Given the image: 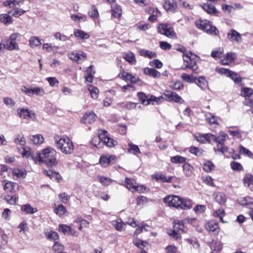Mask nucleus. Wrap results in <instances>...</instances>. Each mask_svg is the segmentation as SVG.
Returning a JSON list of instances; mask_svg holds the SVG:
<instances>
[{"mask_svg": "<svg viewBox=\"0 0 253 253\" xmlns=\"http://www.w3.org/2000/svg\"><path fill=\"white\" fill-rule=\"evenodd\" d=\"M92 68V66H90L86 71L87 73V75L85 77V80L86 81L89 83H91L92 82L93 74L95 73L94 71L91 72V71H90L91 70Z\"/></svg>", "mask_w": 253, "mask_h": 253, "instance_id": "60", "label": "nucleus"}, {"mask_svg": "<svg viewBox=\"0 0 253 253\" xmlns=\"http://www.w3.org/2000/svg\"><path fill=\"white\" fill-rule=\"evenodd\" d=\"M197 84L201 88H205L207 86V82L203 77H200L198 79Z\"/></svg>", "mask_w": 253, "mask_h": 253, "instance_id": "59", "label": "nucleus"}, {"mask_svg": "<svg viewBox=\"0 0 253 253\" xmlns=\"http://www.w3.org/2000/svg\"><path fill=\"white\" fill-rule=\"evenodd\" d=\"M31 91V96L34 95L37 96H42L45 93L44 89L42 87L39 86L32 87Z\"/></svg>", "mask_w": 253, "mask_h": 253, "instance_id": "25", "label": "nucleus"}, {"mask_svg": "<svg viewBox=\"0 0 253 253\" xmlns=\"http://www.w3.org/2000/svg\"><path fill=\"white\" fill-rule=\"evenodd\" d=\"M97 178L98 181L101 183V184L105 186H107L110 185L114 181L110 178L102 176H98Z\"/></svg>", "mask_w": 253, "mask_h": 253, "instance_id": "34", "label": "nucleus"}, {"mask_svg": "<svg viewBox=\"0 0 253 253\" xmlns=\"http://www.w3.org/2000/svg\"><path fill=\"white\" fill-rule=\"evenodd\" d=\"M223 53V49L222 48L218 50H213L211 53V56L214 58H220Z\"/></svg>", "mask_w": 253, "mask_h": 253, "instance_id": "63", "label": "nucleus"}, {"mask_svg": "<svg viewBox=\"0 0 253 253\" xmlns=\"http://www.w3.org/2000/svg\"><path fill=\"white\" fill-rule=\"evenodd\" d=\"M98 139L108 147H112L117 144L116 141L108 137V132L105 130H98Z\"/></svg>", "mask_w": 253, "mask_h": 253, "instance_id": "7", "label": "nucleus"}, {"mask_svg": "<svg viewBox=\"0 0 253 253\" xmlns=\"http://www.w3.org/2000/svg\"><path fill=\"white\" fill-rule=\"evenodd\" d=\"M187 159L181 156L176 155L171 157V162L175 164H182L186 162Z\"/></svg>", "mask_w": 253, "mask_h": 253, "instance_id": "39", "label": "nucleus"}, {"mask_svg": "<svg viewBox=\"0 0 253 253\" xmlns=\"http://www.w3.org/2000/svg\"><path fill=\"white\" fill-rule=\"evenodd\" d=\"M44 173L48 176L50 179H58V177L60 176L58 173L52 170H44Z\"/></svg>", "mask_w": 253, "mask_h": 253, "instance_id": "62", "label": "nucleus"}, {"mask_svg": "<svg viewBox=\"0 0 253 253\" xmlns=\"http://www.w3.org/2000/svg\"><path fill=\"white\" fill-rule=\"evenodd\" d=\"M56 146L62 153L65 154H71L74 151V145L71 140L67 137H63L59 139L55 138Z\"/></svg>", "mask_w": 253, "mask_h": 253, "instance_id": "3", "label": "nucleus"}, {"mask_svg": "<svg viewBox=\"0 0 253 253\" xmlns=\"http://www.w3.org/2000/svg\"><path fill=\"white\" fill-rule=\"evenodd\" d=\"M185 232V227L183 221H178L176 222L173 226V230L172 233H169L170 236H173V238L177 239L179 237V232Z\"/></svg>", "mask_w": 253, "mask_h": 253, "instance_id": "11", "label": "nucleus"}, {"mask_svg": "<svg viewBox=\"0 0 253 253\" xmlns=\"http://www.w3.org/2000/svg\"><path fill=\"white\" fill-rule=\"evenodd\" d=\"M228 137V135L225 132H220L219 135L216 137V141L215 142L222 145L224 144L225 140Z\"/></svg>", "mask_w": 253, "mask_h": 253, "instance_id": "35", "label": "nucleus"}, {"mask_svg": "<svg viewBox=\"0 0 253 253\" xmlns=\"http://www.w3.org/2000/svg\"><path fill=\"white\" fill-rule=\"evenodd\" d=\"M163 6L167 12L171 13L175 12L178 8L177 3L174 0H165Z\"/></svg>", "mask_w": 253, "mask_h": 253, "instance_id": "12", "label": "nucleus"}, {"mask_svg": "<svg viewBox=\"0 0 253 253\" xmlns=\"http://www.w3.org/2000/svg\"><path fill=\"white\" fill-rule=\"evenodd\" d=\"M112 15L116 18L120 17L122 15V9L119 5L114 4L112 6Z\"/></svg>", "mask_w": 253, "mask_h": 253, "instance_id": "37", "label": "nucleus"}, {"mask_svg": "<svg viewBox=\"0 0 253 253\" xmlns=\"http://www.w3.org/2000/svg\"><path fill=\"white\" fill-rule=\"evenodd\" d=\"M115 156H101L100 158V164L103 167H107L111 163L112 160H115Z\"/></svg>", "mask_w": 253, "mask_h": 253, "instance_id": "21", "label": "nucleus"}, {"mask_svg": "<svg viewBox=\"0 0 253 253\" xmlns=\"http://www.w3.org/2000/svg\"><path fill=\"white\" fill-rule=\"evenodd\" d=\"M74 34L76 38L80 40H86L89 37L88 34L79 29H75Z\"/></svg>", "mask_w": 253, "mask_h": 253, "instance_id": "22", "label": "nucleus"}, {"mask_svg": "<svg viewBox=\"0 0 253 253\" xmlns=\"http://www.w3.org/2000/svg\"><path fill=\"white\" fill-rule=\"evenodd\" d=\"M12 8L14 12L12 13V15L14 17L20 16L28 11V9L24 10L22 8H18L16 6H13Z\"/></svg>", "mask_w": 253, "mask_h": 253, "instance_id": "50", "label": "nucleus"}, {"mask_svg": "<svg viewBox=\"0 0 253 253\" xmlns=\"http://www.w3.org/2000/svg\"><path fill=\"white\" fill-rule=\"evenodd\" d=\"M74 223L78 224V228L80 230H81L83 227H86L89 224L86 220L83 218L77 219L74 221Z\"/></svg>", "mask_w": 253, "mask_h": 253, "instance_id": "42", "label": "nucleus"}, {"mask_svg": "<svg viewBox=\"0 0 253 253\" xmlns=\"http://www.w3.org/2000/svg\"><path fill=\"white\" fill-rule=\"evenodd\" d=\"M13 174L18 178L24 177L26 174L25 170L19 169H14L13 171Z\"/></svg>", "mask_w": 253, "mask_h": 253, "instance_id": "55", "label": "nucleus"}, {"mask_svg": "<svg viewBox=\"0 0 253 253\" xmlns=\"http://www.w3.org/2000/svg\"><path fill=\"white\" fill-rule=\"evenodd\" d=\"M202 8L209 14H215L217 10L214 5L204 3L202 5Z\"/></svg>", "mask_w": 253, "mask_h": 253, "instance_id": "32", "label": "nucleus"}, {"mask_svg": "<svg viewBox=\"0 0 253 253\" xmlns=\"http://www.w3.org/2000/svg\"><path fill=\"white\" fill-rule=\"evenodd\" d=\"M140 55L144 57H147L149 58H156L157 57V54L151 50H146L144 49H141L139 50Z\"/></svg>", "mask_w": 253, "mask_h": 253, "instance_id": "24", "label": "nucleus"}, {"mask_svg": "<svg viewBox=\"0 0 253 253\" xmlns=\"http://www.w3.org/2000/svg\"><path fill=\"white\" fill-rule=\"evenodd\" d=\"M236 53L228 52L224 55L223 58L221 60V63L224 65H229L236 58Z\"/></svg>", "mask_w": 253, "mask_h": 253, "instance_id": "16", "label": "nucleus"}, {"mask_svg": "<svg viewBox=\"0 0 253 253\" xmlns=\"http://www.w3.org/2000/svg\"><path fill=\"white\" fill-rule=\"evenodd\" d=\"M56 155V150L50 146L46 147L42 151L44 164L47 166L52 167L57 165Z\"/></svg>", "mask_w": 253, "mask_h": 253, "instance_id": "2", "label": "nucleus"}, {"mask_svg": "<svg viewBox=\"0 0 253 253\" xmlns=\"http://www.w3.org/2000/svg\"><path fill=\"white\" fill-rule=\"evenodd\" d=\"M88 90L92 98L96 99L98 97V89L97 87L90 86Z\"/></svg>", "mask_w": 253, "mask_h": 253, "instance_id": "61", "label": "nucleus"}, {"mask_svg": "<svg viewBox=\"0 0 253 253\" xmlns=\"http://www.w3.org/2000/svg\"><path fill=\"white\" fill-rule=\"evenodd\" d=\"M125 183L126 187L130 191L133 192V189L136 184L134 180L128 178H126L125 180Z\"/></svg>", "mask_w": 253, "mask_h": 253, "instance_id": "44", "label": "nucleus"}, {"mask_svg": "<svg viewBox=\"0 0 253 253\" xmlns=\"http://www.w3.org/2000/svg\"><path fill=\"white\" fill-rule=\"evenodd\" d=\"M126 223L124 222L121 219H117L112 221V225L118 231H122L125 229Z\"/></svg>", "mask_w": 253, "mask_h": 253, "instance_id": "28", "label": "nucleus"}, {"mask_svg": "<svg viewBox=\"0 0 253 253\" xmlns=\"http://www.w3.org/2000/svg\"><path fill=\"white\" fill-rule=\"evenodd\" d=\"M53 37L56 40L62 42H65L70 40L69 37L60 32L55 33L53 35Z\"/></svg>", "mask_w": 253, "mask_h": 253, "instance_id": "45", "label": "nucleus"}, {"mask_svg": "<svg viewBox=\"0 0 253 253\" xmlns=\"http://www.w3.org/2000/svg\"><path fill=\"white\" fill-rule=\"evenodd\" d=\"M195 25L196 27L208 34L217 35L219 33V31L214 26H213L211 22L208 20H202L201 19L196 21Z\"/></svg>", "mask_w": 253, "mask_h": 253, "instance_id": "4", "label": "nucleus"}, {"mask_svg": "<svg viewBox=\"0 0 253 253\" xmlns=\"http://www.w3.org/2000/svg\"><path fill=\"white\" fill-rule=\"evenodd\" d=\"M132 75L131 74L126 72L125 71H121L118 75V77L121 79L126 81H129Z\"/></svg>", "mask_w": 253, "mask_h": 253, "instance_id": "49", "label": "nucleus"}, {"mask_svg": "<svg viewBox=\"0 0 253 253\" xmlns=\"http://www.w3.org/2000/svg\"><path fill=\"white\" fill-rule=\"evenodd\" d=\"M59 48L58 46H52L50 43H44L42 46V49L48 52H54L56 51Z\"/></svg>", "mask_w": 253, "mask_h": 253, "instance_id": "36", "label": "nucleus"}, {"mask_svg": "<svg viewBox=\"0 0 253 253\" xmlns=\"http://www.w3.org/2000/svg\"><path fill=\"white\" fill-rule=\"evenodd\" d=\"M29 140L33 142L34 144L38 145L42 144L44 138L41 134H36L34 135H30L29 136Z\"/></svg>", "mask_w": 253, "mask_h": 253, "instance_id": "27", "label": "nucleus"}, {"mask_svg": "<svg viewBox=\"0 0 253 253\" xmlns=\"http://www.w3.org/2000/svg\"><path fill=\"white\" fill-rule=\"evenodd\" d=\"M164 202L169 207L183 210L190 209L193 203L189 199H182L178 196L169 195L164 199Z\"/></svg>", "mask_w": 253, "mask_h": 253, "instance_id": "1", "label": "nucleus"}, {"mask_svg": "<svg viewBox=\"0 0 253 253\" xmlns=\"http://www.w3.org/2000/svg\"><path fill=\"white\" fill-rule=\"evenodd\" d=\"M214 200L219 204L223 205L226 201V197L224 193L217 192L215 194Z\"/></svg>", "mask_w": 253, "mask_h": 253, "instance_id": "29", "label": "nucleus"}, {"mask_svg": "<svg viewBox=\"0 0 253 253\" xmlns=\"http://www.w3.org/2000/svg\"><path fill=\"white\" fill-rule=\"evenodd\" d=\"M189 152L195 156H201L203 155L204 151L202 149H199L198 147L192 146L189 149Z\"/></svg>", "mask_w": 253, "mask_h": 253, "instance_id": "47", "label": "nucleus"}, {"mask_svg": "<svg viewBox=\"0 0 253 253\" xmlns=\"http://www.w3.org/2000/svg\"><path fill=\"white\" fill-rule=\"evenodd\" d=\"M183 169L184 174L186 176L192 175L193 171V168L188 163L184 164L183 166Z\"/></svg>", "mask_w": 253, "mask_h": 253, "instance_id": "38", "label": "nucleus"}, {"mask_svg": "<svg viewBox=\"0 0 253 253\" xmlns=\"http://www.w3.org/2000/svg\"><path fill=\"white\" fill-rule=\"evenodd\" d=\"M0 22L5 25H9L12 22V17L8 14H0Z\"/></svg>", "mask_w": 253, "mask_h": 253, "instance_id": "31", "label": "nucleus"}, {"mask_svg": "<svg viewBox=\"0 0 253 253\" xmlns=\"http://www.w3.org/2000/svg\"><path fill=\"white\" fill-rule=\"evenodd\" d=\"M3 184V188L6 192H16L19 189L18 184L14 182L4 180Z\"/></svg>", "mask_w": 253, "mask_h": 253, "instance_id": "13", "label": "nucleus"}, {"mask_svg": "<svg viewBox=\"0 0 253 253\" xmlns=\"http://www.w3.org/2000/svg\"><path fill=\"white\" fill-rule=\"evenodd\" d=\"M137 103L127 101L117 103V106L120 108H123L126 110H132L135 109Z\"/></svg>", "mask_w": 253, "mask_h": 253, "instance_id": "19", "label": "nucleus"}, {"mask_svg": "<svg viewBox=\"0 0 253 253\" xmlns=\"http://www.w3.org/2000/svg\"><path fill=\"white\" fill-rule=\"evenodd\" d=\"M66 211V208L62 205H59L58 207L54 209L55 213L59 216L63 215Z\"/></svg>", "mask_w": 253, "mask_h": 253, "instance_id": "58", "label": "nucleus"}, {"mask_svg": "<svg viewBox=\"0 0 253 253\" xmlns=\"http://www.w3.org/2000/svg\"><path fill=\"white\" fill-rule=\"evenodd\" d=\"M123 57L129 63L132 65L135 64L136 60L135 59V55L133 53L131 52H128L127 53H124L123 54Z\"/></svg>", "mask_w": 253, "mask_h": 253, "instance_id": "23", "label": "nucleus"}, {"mask_svg": "<svg viewBox=\"0 0 253 253\" xmlns=\"http://www.w3.org/2000/svg\"><path fill=\"white\" fill-rule=\"evenodd\" d=\"M230 166L233 170L240 171L243 170L244 169L240 163L234 161L230 163Z\"/></svg>", "mask_w": 253, "mask_h": 253, "instance_id": "56", "label": "nucleus"}, {"mask_svg": "<svg viewBox=\"0 0 253 253\" xmlns=\"http://www.w3.org/2000/svg\"><path fill=\"white\" fill-rule=\"evenodd\" d=\"M214 167L213 163L211 161H207L204 164L203 169L207 172H211Z\"/></svg>", "mask_w": 253, "mask_h": 253, "instance_id": "54", "label": "nucleus"}, {"mask_svg": "<svg viewBox=\"0 0 253 253\" xmlns=\"http://www.w3.org/2000/svg\"><path fill=\"white\" fill-rule=\"evenodd\" d=\"M205 143L206 142L210 143L215 142L216 141V136L211 133H205Z\"/></svg>", "mask_w": 253, "mask_h": 253, "instance_id": "57", "label": "nucleus"}, {"mask_svg": "<svg viewBox=\"0 0 253 253\" xmlns=\"http://www.w3.org/2000/svg\"><path fill=\"white\" fill-rule=\"evenodd\" d=\"M129 149L127 150L128 153H132L134 155H137L140 154V151L137 145H134L130 142L128 143Z\"/></svg>", "mask_w": 253, "mask_h": 253, "instance_id": "40", "label": "nucleus"}, {"mask_svg": "<svg viewBox=\"0 0 253 253\" xmlns=\"http://www.w3.org/2000/svg\"><path fill=\"white\" fill-rule=\"evenodd\" d=\"M240 152L241 153L246 155L250 158H253V153L248 149H246L243 146H240Z\"/></svg>", "mask_w": 253, "mask_h": 253, "instance_id": "64", "label": "nucleus"}, {"mask_svg": "<svg viewBox=\"0 0 253 253\" xmlns=\"http://www.w3.org/2000/svg\"><path fill=\"white\" fill-rule=\"evenodd\" d=\"M19 117L21 119L29 120L30 119H34L35 114L28 109L22 108L18 111Z\"/></svg>", "mask_w": 253, "mask_h": 253, "instance_id": "14", "label": "nucleus"}, {"mask_svg": "<svg viewBox=\"0 0 253 253\" xmlns=\"http://www.w3.org/2000/svg\"><path fill=\"white\" fill-rule=\"evenodd\" d=\"M143 72L145 75L151 76L155 78H158L161 76V73L153 68H145Z\"/></svg>", "mask_w": 253, "mask_h": 253, "instance_id": "20", "label": "nucleus"}, {"mask_svg": "<svg viewBox=\"0 0 253 253\" xmlns=\"http://www.w3.org/2000/svg\"><path fill=\"white\" fill-rule=\"evenodd\" d=\"M96 115L93 112L86 113L81 119V122L84 124L93 123L96 120Z\"/></svg>", "mask_w": 253, "mask_h": 253, "instance_id": "15", "label": "nucleus"}, {"mask_svg": "<svg viewBox=\"0 0 253 253\" xmlns=\"http://www.w3.org/2000/svg\"><path fill=\"white\" fill-rule=\"evenodd\" d=\"M22 36L20 33H14L11 34L3 47L9 50H18L19 47L17 42L20 40Z\"/></svg>", "mask_w": 253, "mask_h": 253, "instance_id": "6", "label": "nucleus"}, {"mask_svg": "<svg viewBox=\"0 0 253 253\" xmlns=\"http://www.w3.org/2000/svg\"><path fill=\"white\" fill-rule=\"evenodd\" d=\"M227 38L231 41H236L237 42L242 41L241 35L234 30H231L228 32Z\"/></svg>", "mask_w": 253, "mask_h": 253, "instance_id": "18", "label": "nucleus"}, {"mask_svg": "<svg viewBox=\"0 0 253 253\" xmlns=\"http://www.w3.org/2000/svg\"><path fill=\"white\" fill-rule=\"evenodd\" d=\"M137 96L139 98L140 101H141V103L143 105H147L146 103L149 99V97L147 96L145 93L142 92H139L137 93Z\"/></svg>", "mask_w": 253, "mask_h": 253, "instance_id": "51", "label": "nucleus"}, {"mask_svg": "<svg viewBox=\"0 0 253 253\" xmlns=\"http://www.w3.org/2000/svg\"><path fill=\"white\" fill-rule=\"evenodd\" d=\"M136 204L137 206H143L147 204L148 202V199L143 196H138L136 199Z\"/></svg>", "mask_w": 253, "mask_h": 253, "instance_id": "52", "label": "nucleus"}, {"mask_svg": "<svg viewBox=\"0 0 253 253\" xmlns=\"http://www.w3.org/2000/svg\"><path fill=\"white\" fill-rule=\"evenodd\" d=\"M181 78L185 82L190 83L195 82L196 80V78L186 73H183L181 75Z\"/></svg>", "mask_w": 253, "mask_h": 253, "instance_id": "48", "label": "nucleus"}, {"mask_svg": "<svg viewBox=\"0 0 253 253\" xmlns=\"http://www.w3.org/2000/svg\"><path fill=\"white\" fill-rule=\"evenodd\" d=\"M167 100L169 101H173L176 103H183L184 100L177 94L174 92H168L166 94Z\"/></svg>", "mask_w": 253, "mask_h": 253, "instance_id": "17", "label": "nucleus"}, {"mask_svg": "<svg viewBox=\"0 0 253 253\" xmlns=\"http://www.w3.org/2000/svg\"><path fill=\"white\" fill-rule=\"evenodd\" d=\"M243 183L244 185L250 187L251 184H253V175L251 174H247L243 178Z\"/></svg>", "mask_w": 253, "mask_h": 253, "instance_id": "41", "label": "nucleus"}, {"mask_svg": "<svg viewBox=\"0 0 253 253\" xmlns=\"http://www.w3.org/2000/svg\"><path fill=\"white\" fill-rule=\"evenodd\" d=\"M216 70L217 72L226 75L227 77H230L236 84L241 82L242 79L237 75V74L225 68H216Z\"/></svg>", "mask_w": 253, "mask_h": 253, "instance_id": "9", "label": "nucleus"}, {"mask_svg": "<svg viewBox=\"0 0 253 253\" xmlns=\"http://www.w3.org/2000/svg\"><path fill=\"white\" fill-rule=\"evenodd\" d=\"M68 56L70 59L78 63H81L86 59V54L81 51H74L69 53Z\"/></svg>", "mask_w": 253, "mask_h": 253, "instance_id": "10", "label": "nucleus"}, {"mask_svg": "<svg viewBox=\"0 0 253 253\" xmlns=\"http://www.w3.org/2000/svg\"><path fill=\"white\" fill-rule=\"evenodd\" d=\"M21 210L27 214H33L38 211L36 208H33L28 204L22 206Z\"/></svg>", "mask_w": 253, "mask_h": 253, "instance_id": "33", "label": "nucleus"}, {"mask_svg": "<svg viewBox=\"0 0 253 253\" xmlns=\"http://www.w3.org/2000/svg\"><path fill=\"white\" fill-rule=\"evenodd\" d=\"M14 142L17 144H19L22 146H24L26 143L25 139L23 135L17 134L14 138Z\"/></svg>", "mask_w": 253, "mask_h": 253, "instance_id": "43", "label": "nucleus"}, {"mask_svg": "<svg viewBox=\"0 0 253 253\" xmlns=\"http://www.w3.org/2000/svg\"><path fill=\"white\" fill-rule=\"evenodd\" d=\"M29 44L32 48H35L41 44V40L39 37L36 36H33L30 37L29 39Z\"/></svg>", "mask_w": 253, "mask_h": 253, "instance_id": "30", "label": "nucleus"}, {"mask_svg": "<svg viewBox=\"0 0 253 253\" xmlns=\"http://www.w3.org/2000/svg\"><path fill=\"white\" fill-rule=\"evenodd\" d=\"M206 229L211 232L217 233L218 232V224L214 221L209 222L206 226Z\"/></svg>", "mask_w": 253, "mask_h": 253, "instance_id": "26", "label": "nucleus"}, {"mask_svg": "<svg viewBox=\"0 0 253 253\" xmlns=\"http://www.w3.org/2000/svg\"><path fill=\"white\" fill-rule=\"evenodd\" d=\"M31 157L36 164L44 163L43 159H42V152L40 153H37L36 155H32Z\"/></svg>", "mask_w": 253, "mask_h": 253, "instance_id": "53", "label": "nucleus"}, {"mask_svg": "<svg viewBox=\"0 0 253 253\" xmlns=\"http://www.w3.org/2000/svg\"><path fill=\"white\" fill-rule=\"evenodd\" d=\"M158 31L161 34L166 36L169 38H175L176 34L173 28L168 24H160L158 26Z\"/></svg>", "mask_w": 253, "mask_h": 253, "instance_id": "8", "label": "nucleus"}, {"mask_svg": "<svg viewBox=\"0 0 253 253\" xmlns=\"http://www.w3.org/2000/svg\"><path fill=\"white\" fill-rule=\"evenodd\" d=\"M206 120L210 124H217V120L218 119L216 117L212 115L211 113H207L206 114Z\"/></svg>", "mask_w": 253, "mask_h": 253, "instance_id": "46", "label": "nucleus"}, {"mask_svg": "<svg viewBox=\"0 0 253 253\" xmlns=\"http://www.w3.org/2000/svg\"><path fill=\"white\" fill-rule=\"evenodd\" d=\"M183 61L184 64L181 67V69L183 70L190 69L192 71H195L198 68L196 60V56L193 55L191 51H189V54H184Z\"/></svg>", "mask_w": 253, "mask_h": 253, "instance_id": "5", "label": "nucleus"}]
</instances>
